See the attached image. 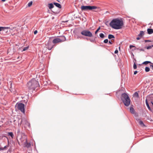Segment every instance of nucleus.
I'll return each mask as SVG.
<instances>
[{"label":"nucleus","mask_w":153,"mask_h":153,"mask_svg":"<svg viewBox=\"0 0 153 153\" xmlns=\"http://www.w3.org/2000/svg\"><path fill=\"white\" fill-rule=\"evenodd\" d=\"M109 25L113 28L120 29L122 28L123 25V22L122 19H113L110 22Z\"/></svg>","instance_id":"f257e3e1"},{"label":"nucleus","mask_w":153,"mask_h":153,"mask_svg":"<svg viewBox=\"0 0 153 153\" xmlns=\"http://www.w3.org/2000/svg\"><path fill=\"white\" fill-rule=\"evenodd\" d=\"M39 86L38 82L34 79H32L27 84V86L29 89L34 90Z\"/></svg>","instance_id":"f03ea898"},{"label":"nucleus","mask_w":153,"mask_h":153,"mask_svg":"<svg viewBox=\"0 0 153 153\" xmlns=\"http://www.w3.org/2000/svg\"><path fill=\"white\" fill-rule=\"evenodd\" d=\"M121 99L124 104L128 106L130 104V100L128 95L126 93H123L121 95Z\"/></svg>","instance_id":"7ed1b4c3"},{"label":"nucleus","mask_w":153,"mask_h":153,"mask_svg":"<svg viewBox=\"0 0 153 153\" xmlns=\"http://www.w3.org/2000/svg\"><path fill=\"white\" fill-rule=\"evenodd\" d=\"M16 29L14 28H10L9 27H0V31H4L5 33L7 34H9L10 33H13V30Z\"/></svg>","instance_id":"20e7f679"},{"label":"nucleus","mask_w":153,"mask_h":153,"mask_svg":"<svg viewBox=\"0 0 153 153\" xmlns=\"http://www.w3.org/2000/svg\"><path fill=\"white\" fill-rule=\"evenodd\" d=\"M66 40L65 37L64 36H62L59 38L54 39L52 41V42L53 44H56L59 42H62Z\"/></svg>","instance_id":"39448f33"},{"label":"nucleus","mask_w":153,"mask_h":153,"mask_svg":"<svg viewBox=\"0 0 153 153\" xmlns=\"http://www.w3.org/2000/svg\"><path fill=\"white\" fill-rule=\"evenodd\" d=\"M97 8V7L95 6H82L81 7V9L82 10H91Z\"/></svg>","instance_id":"423d86ee"},{"label":"nucleus","mask_w":153,"mask_h":153,"mask_svg":"<svg viewBox=\"0 0 153 153\" xmlns=\"http://www.w3.org/2000/svg\"><path fill=\"white\" fill-rule=\"evenodd\" d=\"M16 106L17 107V109L21 111L22 112H25V105L22 103H17L16 104Z\"/></svg>","instance_id":"0eeeda50"},{"label":"nucleus","mask_w":153,"mask_h":153,"mask_svg":"<svg viewBox=\"0 0 153 153\" xmlns=\"http://www.w3.org/2000/svg\"><path fill=\"white\" fill-rule=\"evenodd\" d=\"M81 33L82 35L85 36L89 37H91L93 36L92 33L90 31L88 30H83L81 32Z\"/></svg>","instance_id":"6e6552de"},{"label":"nucleus","mask_w":153,"mask_h":153,"mask_svg":"<svg viewBox=\"0 0 153 153\" xmlns=\"http://www.w3.org/2000/svg\"><path fill=\"white\" fill-rule=\"evenodd\" d=\"M52 38H49V40L46 45L47 46V48L49 50H51L53 46V45L52 44Z\"/></svg>","instance_id":"1a4fd4ad"},{"label":"nucleus","mask_w":153,"mask_h":153,"mask_svg":"<svg viewBox=\"0 0 153 153\" xmlns=\"http://www.w3.org/2000/svg\"><path fill=\"white\" fill-rule=\"evenodd\" d=\"M146 105H147V108H148L149 110L150 111L152 112H153V109L152 110V109H151V108H150L149 105V104L148 102V101H147V99H146Z\"/></svg>","instance_id":"9d476101"},{"label":"nucleus","mask_w":153,"mask_h":153,"mask_svg":"<svg viewBox=\"0 0 153 153\" xmlns=\"http://www.w3.org/2000/svg\"><path fill=\"white\" fill-rule=\"evenodd\" d=\"M129 47H130V48H131V49L132 48H134V49L133 50H135L136 49L139 50V49L138 48H136L135 46H134L133 45H130L129 46ZM139 50L141 51H144V50L143 49H139Z\"/></svg>","instance_id":"9b49d317"},{"label":"nucleus","mask_w":153,"mask_h":153,"mask_svg":"<svg viewBox=\"0 0 153 153\" xmlns=\"http://www.w3.org/2000/svg\"><path fill=\"white\" fill-rule=\"evenodd\" d=\"M147 31L149 34H151L153 33V30L152 29L148 28Z\"/></svg>","instance_id":"f8f14e48"},{"label":"nucleus","mask_w":153,"mask_h":153,"mask_svg":"<svg viewBox=\"0 0 153 153\" xmlns=\"http://www.w3.org/2000/svg\"><path fill=\"white\" fill-rule=\"evenodd\" d=\"M53 4L57 7L61 8L62 7L61 5L57 3L54 2Z\"/></svg>","instance_id":"ddd939ff"},{"label":"nucleus","mask_w":153,"mask_h":153,"mask_svg":"<svg viewBox=\"0 0 153 153\" xmlns=\"http://www.w3.org/2000/svg\"><path fill=\"white\" fill-rule=\"evenodd\" d=\"M9 90L11 91V92H12V82L10 81L9 82Z\"/></svg>","instance_id":"4468645a"},{"label":"nucleus","mask_w":153,"mask_h":153,"mask_svg":"<svg viewBox=\"0 0 153 153\" xmlns=\"http://www.w3.org/2000/svg\"><path fill=\"white\" fill-rule=\"evenodd\" d=\"M48 7L50 9H51L54 6L53 4L50 3L48 4Z\"/></svg>","instance_id":"2eb2a0df"},{"label":"nucleus","mask_w":153,"mask_h":153,"mask_svg":"<svg viewBox=\"0 0 153 153\" xmlns=\"http://www.w3.org/2000/svg\"><path fill=\"white\" fill-rule=\"evenodd\" d=\"M144 34V32L143 31H140V33L138 35V36L141 37Z\"/></svg>","instance_id":"dca6fc26"},{"label":"nucleus","mask_w":153,"mask_h":153,"mask_svg":"<svg viewBox=\"0 0 153 153\" xmlns=\"http://www.w3.org/2000/svg\"><path fill=\"white\" fill-rule=\"evenodd\" d=\"M130 112L132 114H134V108L132 107H130Z\"/></svg>","instance_id":"f3484780"},{"label":"nucleus","mask_w":153,"mask_h":153,"mask_svg":"<svg viewBox=\"0 0 153 153\" xmlns=\"http://www.w3.org/2000/svg\"><path fill=\"white\" fill-rule=\"evenodd\" d=\"M139 124L142 126H144L145 125L143 123V122L142 121H140L139 122Z\"/></svg>","instance_id":"a211bd4d"},{"label":"nucleus","mask_w":153,"mask_h":153,"mask_svg":"<svg viewBox=\"0 0 153 153\" xmlns=\"http://www.w3.org/2000/svg\"><path fill=\"white\" fill-rule=\"evenodd\" d=\"M114 36L112 35L109 34L108 35V38L109 39H111L112 38H114Z\"/></svg>","instance_id":"6ab92c4d"},{"label":"nucleus","mask_w":153,"mask_h":153,"mask_svg":"<svg viewBox=\"0 0 153 153\" xmlns=\"http://www.w3.org/2000/svg\"><path fill=\"white\" fill-rule=\"evenodd\" d=\"M151 62L150 61H145V62H143V64H144V65H146L149 63H151Z\"/></svg>","instance_id":"aec40b11"},{"label":"nucleus","mask_w":153,"mask_h":153,"mask_svg":"<svg viewBox=\"0 0 153 153\" xmlns=\"http://www.w3.org/2000/svg\"><path fill=\"white\" fill-rule=\"evenodd\" d=\"M134 97H139V95L138 93L137 92H135L134 94Z\"/></svg>","instance_id":"412c9836"},{"label":"nucleus","mask_w":153,"mask_h":153,"mask_svg":"<svg viewBox=\"0 0 153 153\" xmlns=\"http://www.w3.org/2000/svg\"><path fill=\"white\" fill-rule=\"evenodd\" d=\"M8 135L9 136H10L12 138H13L14 135L12 132H9L8 133Z\"/></svg>","instance_id":"4be33fe9"},{"label":"nucleus","mask_w":153,"mask_h":153,"mask_svg":"<svg viewBox=\"0 0 153 153\" xmlns=\"http://www.w3.org/2000/svg\"><path fill=\"white\" fill-rule=\"evenodd\" d=\"M150 68L148 67H146L145 68V71L146 72H148L150 71Z\"/></svg>","instance_id":"5701e85b"},{"label":"nucleus","mask_w":153,"mask_h":153,"mask_svg":"<svg viewBox=\"0 0 153 153\" xmlns=\"http://www.w3.org/2000/svg\"><path fill=\"white\" fill-rule=\"evenodd\" d=\"M8 147L7 146H5L4 148H1L0 147V150H3L5 149H6V148Z\"/></svg>","instance_id":"b1692460"},{"label":"nucleus","mask_w":153,"mask_h":153,"mask_svg":"<svg viewBox=\"0 0 153 153\" xmlns=\"http://www.w3.org/2000/svg\"><path fill=\"white\" fill-rule=\"evenodd\" d=\"M100 36L101 38H104L105 37L104 35L102 33H100Z\"/></svg>","instance_id":"393cba45"},{"label":"nucleus","mask_w":153,"mask_h":153,"mask_svg":"<svg viewBox=\"0 0 153 153\" xmlns=\"http://www.w3.org/2000/svg\"><path fill=\"white\" fill-rule=\"evenodd\" d=\"M28 48H29V46H27V47H25L23 48V51H24L27 50L28 49Z\"/></svg>","instance_id":"a878e982"},{"label":"nucleus","mask_w":153,"mask_h":153,"mask_svg":"<svg viewBox=\"0 0 153 153\" xmlns=\"http://www.w3.org/2000/svg\"><path fill=\"white\" fill-rule=\"evenodd\" d=\"M32 1H30V2H29L28 3V7H30V6H31L32 4Z\"/></svg>","instance_id":"bb28decb"},{"label":"nucleus","mask_w":153,"mask_h":153,"mask_svg":"<svg viewBox=\"0 0 153 153\" xmlns=\"http://www.w3.org/2000/svg\"><path fill=\"white\" fill-rule=\"evenodd\" d=\"M114 41V39H111V41H109V43L111 45V44H112V43Z\"/></svg>","instance_id":"cd10ccee"},{"label":"nucleus","mask_w":153,"mask_h":153,"mask_svg":"<svg viewBox=\"0 0 153 153\" xmlns=\"http://www.w3.org/2000/svg\"><path fill=\"white\" fill-rule=\"evenodd\" d=\"M133 68L134 69H135L137 68V65L135 63H134L133 65Z\"/></svg>","instance_id":"c85d7f7f"},{"label":"nucleus","mask_w":153,"mask_h":153,"mask_svg":"<svg viewBox=\"0 0 153 153\" xmlns=\"http://www.w3.org/2000/svg\"><path fill=\"white\" fill-rule=\"evenodd\" d=\"M100 29V27H99L97 29V30L95 31V34H96L97 32H98V31H99V30Z\"/></svg>","instance_id":"c756f323"},{"label":"nucleus","mask_w":153,"mask_h":153,"mask_svg":"<svg viewBox=\"0 0 153 153\" xmlns=\"http://www.w3.org/2000/svg\"><path fill=\"white\" fill-rule=\"evenodd\" d=\"M150 67L151 69L153 70V63H151V65H150Z\"/></svg>","instance_id":"7c9ffc66"},{"label":"nucleus","mask_w":153,"mask_h":153,"mask_svg":"<svg viewBox=\"0 0 153 153\" xmlns=\"http://www.w3.org/2000/svg\"><path fill=\"white\" fill-rule=\"evenodd\" d=\"M108 40L107 39L104 40V42L105 43H108Z\"/></svg>","instance_id":"2f4dec72"},{"label":"nucleus","mask_w":153,"mask_h":153,"mask_svg":"<svg viewBox=\"0 0 153 153\" xmlns=\"http://www.w3.org/2000/svg\"><path fill=\"white\" fill-rule=\"evenodd\" d=\"M152 46H148V47H147L146 48L147 49H151L152 48Z\"/></svg>","instance_id":"473e14b6"},{"label":"nucleus","mask_w":153,"mask_h":153,"mask_svg":"<svg viewBox=\"0 0 153 153\" xmlns=\"http://www.w3.org/2000/svg\"><path fill=\"white\" fill-rule=\"evenodd\" d=\"M37 33V31L36 30H35L34 32V34H36Z\"/></svg>","instance_id":"72a5a7b5"},{"label":"nucleus","mask_w":153,"mask_h":153,"mask_svg":"<svg viewBox=\"0 0 153 153\" xmlns=\"http://www.w3.org/2000/svg\"><path fill=\"white\" fill-rule=\"evenodd\" d=\"M118 51L117 50H116L115 51L114 53H118Z\"/></svg>","instance_id":"f704fd0d"},{"label":"nucleus","mask_w":153,"mask_h":153,"mask_svg":"<svg viewBox=\"0 0 153 153\" xmlns=\"http://www.w3.org/2000/svg\"><path fill=\"white\" fill-rule=\"evenodd\" d=\"M141 38V37H140L139 36V37H137L136 39H137L138 40H139Z\"/></svg>","instance_id":"c9c22d12"},{"label":"nucleus","mask_w":153,"mask_h":153,"mask_svg":"<svg viewBox=\"0 0 153 153\" xmlns=\"http://www.w3.org/2000/svg\"><path fill=\"white\" fill-rule=\"evenodd\" d=\"M137 73V71H135L134 72V74H136Z\"/></svg>","instance_id":"e433bc0d"},{"label":"nucleus","mask_w":153,"mask_h":153,"mask_svg":"<svg viewBox=\"0 0 153 153\" xmlns=\"http://www.w3.org/2000/svg\"><path fill=\"white\" fill-rule=\"evenodd\" d=\"M79 38H80V37L79 36H77V39H79Z\"/></svg>","instance_id":"4c0bfd02"},{"label":"nucleus","mask_w":153,"mask_h":153,"mask_svg":"<svg viewBox=\"0 0 153 153\" xmlns=\"http://www.w3.org/2000/svg\"><path fill=\"white\" fill-rule=\"evenodd\" d=\"M1 0V1H2L3 2L5 1V0Z\"/></svg>","instance_id":"58836bf2"},{"label":"nucleus","mask_w":153,"mask_h":153,"mask_svg":"<svg viewBox=\"0 0 153 153\" xmlns=\"http://www.w3.org/2000/svg\"><path fill=\"white\" fill-rule=\"evenodd\" d=\"M151 103L152 104V105H153V102L152 101H151Z\"/></svg>","instance_id":"ea45409f"},{"label":"nucleus","mask_w":153,"mask_h":153,"mask_svg":"<svg viewBox=\"0 0 153 153\" xmlns=\"http://www.w3.org/2000/svg\"><path fill=\"white\" fill-rule=\"evenodd\" d=\"M149 40H145V42H149Z\"/></svg>","instance_id":"a19ab883"},{"label":"nucleus","mask_w":153,"mask_h":153,"mask_svg":"<svg viewBox=\"0 0 153 153\" xmlns=\"http://www.w3.org/2000/svg\"><path fill=\"white\" fill-rule=\"evenodd\" d=\"M27 123L29 125H30V124H29V123Z\"/></svg>","instance_id":"79ce46f5"},{"label":"nucleus","mask_w":153,"mask_h":153,"mask_svg":"<svg viewBox=\"0 0 153 153\" xmlns=\"http://www.w3.org/2000/svg\"><path fill=\"white\" fill-rule=\"evenodd\" d=\"M152 47H153V45H152Z\"/></svg>","instance_id":"37998d69"},{"label":"nucleus","mask_w":153,"mask_h":153,"mask_svg":"<svg viewBox=\"0 0 153 153\" xmlns=\"http://www.w3.org/2000/svg\"><path fill=\"white\" fill-rule=\"evenodd\" d=\"M152 94L153 95V94Z\"/></svg>","instance_id":"c03bdc74"}]
</instances>
